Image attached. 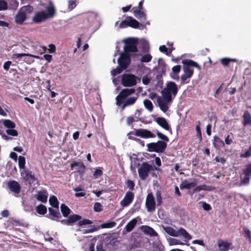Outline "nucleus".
Here are the masks:
<instances>
[{
  "instance_id": "052dcab7",
  "label": "nucleus",
  "mask_w": 251,
  "mask_h": 251,
  "mask_svg": "<svg viewBox=\"0 0 251 251\" xmlns=\"http://www.w3.org/2000/svg\"><path fill=\"white\" fill-rule=\"evenodd\" d=\"M102 171L100 169H96L94 173L93 174V176L95 178H98V177L101 176L102 175Z\"/></svg>"
},
{
  "instance_id": "2eb2a0df",
  "label": "nucleus",
  "mask_w": 251,
  "mask_h": 251,
  "mask_svg": "<svg viewBox=\"0 0 251 251\" xmlns=\"http://www.w3.org/2000/svg\"><path fill=\"white\" fill-rule=\"evenodd\" d=\"M8 188L14 193L15 197H18L21 190V187L19 183L15 180H11L8 182Z\"/></svg>"
},
{
  "instance_id": "f8f14e48",
  "label": "nucleus",
  "mask_w": 251,
  "mask_h": 251,
  "mask_svg": "<svg viewBox=\"0 0 251 251\" xmlns=\"http://www.w3.org/2000/svg\"><path fill=\"white\" fill-rule=\"evenodd\" d=\"M131 62L130 54L120 53V56L118 59V63L119 65L123 68V69L126 70L127 68Z\"/></svg>"
},
{
  "instance_id": "58836bf2",
  "label": "nucleus",
  "mask_w": 251,
  "mask_h": 251,
  "mask_svg": "<svg viewBox=\"0 0 251 251\" xmlns=\"http://www.w3.org/2000/svg\"><path fill=\"white\" fill-rule=\"evenodd\" d=\"M144 104L145 107L150 112L153 110V104L151 100L146 99L144 100Z\"/></svg>"
},
{
  "instance_id": "39448f33",
  "label": "nucleus",
  "mask_w": 251,
  "mask_h": 251,
  "mask_svg": "<svg viewBox=\"0 0 251 251\" xmlns=\"http://www.w3.org/2000/svg\"><path fill=\"white\" fill-rule=\"evenodd\" d=\"M81 219L82 217L81 216L78 214H73L69 216L68 219L61 220L60 222L62 224L72 226L76 222H78L77 223V226H81L84 225H90L92 224V222L89 219H83L81 221L80 220Z\"/></svg>"
},
{
  "instance_id": "f257e3e1",
  "label": "nucleus",
  "mask_w": 251,
  "mask_h": 251,
  "mask_svg": "<svg viewBox=\"0 0 251 251\" xmlns=\"http://www.w3.org/2000/svg\"><path fill=\"white\" fill-rule=\"evenodd\" d=\"M135 90L133 88L130 89H124L116 97V105L118 106H121L122 110H124L126 107L133 105L137 101L138 97H128L134 93Z\"/></svg>"
},
{
  "instance_id": "412c9836",
  "label": "nucleus",
  "mask_w": 251,
  "mask_h": 251,
  "mask_svg": "<svg viewBox=\"0 0 251 251\" xmlns=\"http://www.w3.org/2000/svg\"><path fill=\"white\" fill-rule=\"evenodd\" d=\"M140 228L141 230L147 235H150L151 236L157 235V232L152 227L148 226H142Z\"/></svg>"
},
{
  "instance_id": "cd10ccee",
  "label": "nucleus",
  "mask_w": 251,
  "mask_h": 251,
  "mask_svg": "<svg viewBox=\"0 0 251 251\" xmlns=\"http://www.w3.org/2000/svg\"><path fill=\"white\" fill-rule=\"evenodd\" d=\"M60 210H61V212L63 216L65 218L68 217V218L69 217V215L72 212L71 210L69 208V207L68 206H67L64 203H62L61 204Z\"/></svg>"
},
{
  "instance_id": "ddd939ff",
  "label": "nucleus",
  "mask_w": 251,
  "mask_h": 251,
  "mask_svg": "<svg viewBox=\"0 0 251 251\" xmlns=\"http://www.w3.org/2000/svg\"><path fill=\"white\" fill-rule=\"evenodd\" d=\"M146 207L149 212H153L155 210V201L151 193L148 194L146 201Z\"/></svg>"
},
{
  "instance_id": "20e7f679",
  "label": "nucleus",
  "mask_w": 251,
  "mask_h": 251,
  "mask_svg": "<svg viewBox=\"0 0 251 251\" xmlns=\"http://www.w3.org/2000/svg\"><path fill=\"white\" fill-rule=\"evenodd\" d=\"M178 92V88L176 84L173 81L167 83L166 87L161 92L163 99L167 102H170L172 100V94L175 97Z\"/></svg>"
},
{
  "instance_id": "c85d7f7f",
  "label": "nucleus",
  "mask_w": 251,
  "mask_h": 251,
  "mask_svg": "<svg viewBox=\"0 0 251 251\" xmlns=\"http://www.w3.org/2000/svg\"><path fill=\"white\" fill-rule=\"evenodd\" d=\"M128 20V25L133 28H138L139 26V23L135 19L130 16H127Z\"/></svg>"
},
{
  "instance_id": "09e8293b",
  "label": "nucleus",
  "mask_w": 251,
  "mask_h": 251,
  "mask_svg": "<svg viewBox=\"0 0 251 251\" xmlns=\"http://www.w3.org/2000/svg\"><path fill=\"white\" fill-rule=\"evenodd\" d=\"M93 209L95 212H101L103 210L102 209V205L100 202H96L94 204Z\"/></svg>"
},
{
  "instance_id": "6e6d98bb",
  "label": "nucleus",
  "mask_w": 251,
  "mask_h": 251,
  "mask_svg": "<svg viewBox=\"0 0 251 251\" xmlns=\"http://www.w3.org/2000/svg\"><path fill=\"white\" fill-rule=\"evenodd\" d=\"M181 70L180 65H176L173 67L172 72L174 75H177Z\"/></svg>"
},
{
  "instance_id": "9b49d317",
  "label": "nucleus",
  "mask_w": 251,
  "mask_h": 251,
  "mask_svg": "<svg viewBox=\"0 0 251 251\" xmlns=\"http://www.w3.org/2000/svg\"><path fill=\"white\" fill-rule=\"evenodd\" d=\"M122 84L125 87H132L136 85V77L135 75L124 74L122 76Z\"/></svg>"
},
{
  "instance_id": "603ef678",
  "label": "nucleus",
  "mask_w": 251,
  "mask_h": 251,
  "mask_svg": "<svg viewBox=\"0 0 251 251\" xmlns=\"http://www.w3.org/2000/svg\"><path fill=\"white\" fill-rule=\"evenodd\" d=\"M127 187L130 190H133L134 189L135 184L133 181L131 180H127L126 182Z\"/></svg>"
},
{
  "instance_id": "6e6552de",
  "label": "nucleus",
  "mask_w": 251,
  "mask_h": 251,
  "mask_svg": "<svg viewBox=\"0 0 251 251\" xmlns=\"http://www.w3.org/2000/svg\"><path fill=\"white\" fill-rule=\"evenodd\" d=\"M125 46L124 48V52L123 53L130 54V52H136L138 51L137 45L138 40L136 38H129L126 39L124 41Z\"/></svg>"
},
{
  "instance_id": "5fc2aeb1",
  "label": "nucleus",
  "mask_w": 251,
  "mask_h": 251,
  "mask_svg": "<svg viewBox=\"0 0 251 251\" xmlns=\"http://www.w3.org/2000/svg\"><path fill=\"white\" fill-rule=\"evenodd\" d=\"M243 174L244 175V177L242 179V182L244 184H248L251 176L246 173Z\"/></svg>"
},
{
  "instance_id": "5701e85b",
  "label": "nucleus",
  "mask_w": 251,
  "mask_h": 251,
  "mask_svg": "<svg viewBox=\"0 0 251 251\" xmlns=\"http://www.w3.org/2000/svg\"><path fill=\"white\" fill-rule=\"evenodd\" d=\"M242 125L244 126H251V115L248 110L245 111L243 114Z\"/></svg>"
},
{
  "instance_id": "dca6fc26",
  "label": "nucleus",
  "mask_w": 251,
  "mask_h": 251,
  "mask_svg": "<svg viewBox=\"0 0 251 251\" xmlns=\"http://www.w3.org/2000/svg\"><path fill=\"white\" fill-rule=\"evenodd\" d=\"M134 197V194L130 192L127 191L123 199L120 202V204L123 207H126L129 205L133 201Z\"/></svg>"
},
{
  "instance_id": "c03bdc74",
  "label": "nucleus",
  "mask_w": 251,
  "mask_h": 251,
  "mask_svg": "<svg viewBox=\"0 0 251 251\" xmlns=\"http://www.w3.org/2000/svg\"><path fill=\"white\" fill-rule=\"evenodd\" d=\"M30 56L32 57H33L35 58H39V57L38 56L34 55H30L27 53H16L14 54L13 57L15 59H19L21 58L24 56Z\"/></svg>"
},
{
  "instance_id": "1a4fd4ad",
  "label": "nucleus",
  "mask_w": 251,
  "mask_h": 251,
  "mask_svg": "<svg viewBox=\"0 0 251 251\" xmlns=\"http://www.w3.org/2000/svg\"><path fill=\"white\" fill-rule=\"evenodd\" d=\"M157 168L149 164L148 162L142 163L140 168L138 169V172L139 177L141 180H145L149 176V173L151 171L156 170Z\"/></svg>"
},
{
  "instance_id": "8fccbe9b",
  "label": "nucleus",
  "mask_w": 251,
  "mask_h": 251,
  "mask_svg": "<svg viewBox=\"0 0 251 251\" xmlns=\"http://www.w3.org/2000/svg\"><path fill=\"white\" fill-rule=\"evenodd\" d=\"M6 132L7 134L12 136H17L18 135L17 131L14 128L7 129Z\"/></svg>"
},
{
  "instance_id": "bf43d9fd",
  "label": "nucleus",
  "mask_w": 251,
  "mask_h": 251,
  "mask_svg": "<svg viewBox=\"0 0 251 251\" xmlns=\"http://www.w3.org/2000/svg\"><path fill=\"white\" fill-rule=\"evenodd\" d=\"M196 130L197 132V136L199 138L200 141H201L202 140V136L200 125L196 126Z\"/></svg>"
},
{
  "instance_id": "ea45409f",
  "label": "nucleus",
  "mask_w": 251,
  "mask_h": 251,
  "mask_svg": "<svg viewBox=\"0 0 251 251\" xmlns=\"http://www.w3.org/2000/svg\"><path fill=\"white\" fill-rule=\"evenodd\" d=\"M19 167L20 169H25V158L23 156H19L18 158Z\"/></svg>"
},
{
  "instance_id": "3c124183",
  "label": "nucleus",
  "mask_w": 251,
  "mask_h": 251,
  "mask_svg": "<svg viewBox=\"0 0 251 251\" xmlns=\"http://www.w3.org/2000/svg\"><path fill=\"white\" fill-rule=\"evenodd\" d=\"M251 156V146H250L249 150L246 151L244 153L240 154L241 158H248Z\"/></svg>"
},
{
  "instance_id": "a211bd4d",
  "label": "nucleus",
  "mask_w": 251,
  "mask_h": 251,
  "mask_svg": "<svg viewBox=\"0 0 251 251\" xmlns=\"http://www.w3.org/2000/svg\"><path fill=\"white\" fill-rule=\"evenodd\" d=\"M47 19L46 13L44 11L38 12L33 18V21L35 23H40L45 21Z\"/></svg>"
},
{
  "instance_id": "6ab92c4d",
  "label": "nucleus",
  "mask_w": 251,
  "mask_h": 251,
  "mask_svg": "<svg viewBox=\"0 0 251 251\" xmlns=\"http://www.w3.org/2000/svg\"><path fill=\"white\" fill-rule=\"evenodd\" d=\"M49 215L52 217L50 219L52 220L59 221V219L61 218V215L59 212V208L55 210L51 207H49Z\"/></svg>"
},
{
  "instance_id": "72a5a7b5",
  "label": "nucleus",
  "mask_w": 251,
  "mask_h": 251,
  "mask_svg": "<svg viewBox=\"0 0 251 251\" xmlns=\"http://www.w3.org/2000/svg\"><path fill=\"white\" fill-rule=\"evenodd\" d=\"M47 13H46V15L47 16V19L52 18L55 15V10L54 7L52 6H49L47 8Z\"/></svg>"
},
{
  "instance_id": "0e129e2a",
  "label": "nucleus",
  "mask_w": 251,
  "mask_h": 251,
  "mask_svg": "<svg viewBox=\"0 0 251 251\" xmlns=\"http://www.w3.org/2000/svg\"><path fill=\"white\" fill-rule=\"evenodd\" d=\"M11 64H12V62L11 61H6L4 63V65L3 66V69L6 71H8Z\"/></svg>"
},
{
  "instance_id": "e2e57ef3",
  "label": "nucleus",
  "mask_w": 251,
  "mask_h": 251,
  "mask_svg": "<svg viewBox=\"0 0 251 251\" xmlns=\"http://www.w3.org/2000/svg\"><path fill=\"white\" fill-rule=\"evenodd\" d=\"M151 81V78L147 75H144L142 78V82L144 85H148Z\"/></svg>"
},
{
  "instance_id": "473e14b6",
  "label": "nucleus",
  "mask_w": 251,
  "mask_h": 251,
  "mask_svg": "<svg viewBox=\"0 0 251 251\" xmlns=\"http://www.w3.org/2000/svg\"><path fill=\"white\" fill-rule=\"evenodd\" d=\"M36 212L40 215H45L47 212L46 206L42 204H39L36 209Z\"/></svg>"
},
{
  "instance_id": "c9c22d12",
  "label": "nucleus",
  "mask_w": 251,
  "mask_h": 251,
  "mask_svg": "<svg viewBox=\"0 0 251 251\" xmlns=\"http://www.w3.org/2000/svg\"><path fill=\"white\" fill-rule=\"evenodd\" d=\"M209 186H207L205 184L201 185L197 187H195V188L193 190V192L196 193L198 192H200L201 190L210 191V189H209Z\"/></svg>"
},
{
  "instance_id": "4468645a",
  "label": "nucleus",
  "mask_w": 251,
  "mask_h": 251,
  "mask_svg": "<svg viewBox=\"0 0 251 251\" xmlns=\"http://www.w3.org/2000/svg\"><path fill=\"white\" fill-rule=\"evenodd\" d=\"M129 134H132L137 136L141 137L144 138H154L155 135L152 133L151 131L145 129H138L133 133L130 132Z\"/></svg>"
},
{
  "instance_id": "b1692460",
  "label": "nucleus",
  "mask_w": 251,
  "mask_h": 251,
  "mask_svg": "<svg viewBox=\"0 0 251 251\" xmlns=\"http://www.w3.org/2000/svg\"><path fill=\"white\" fill-rule=\"evenodd\" d=\"M137 223V220L136 219L134 218L130 220L129 222L127 223L126 226L125 227L123 232H124L125 230L126 231V232H129L131 231L135 226H136Z\"/></svg>"
},
{
  "instance_id": "4c0bfd02",
  "label": "nucleus",
  "mask_w": 251,
  "mask_h": 251,
  "mask_svg": "<svg viewBox=\"0 0 251 251\" xmlns=\"http://www.w3.org/2000/svg\"><path fill=\"white\" fill-rule=\"evenodd\" d=\"M100 229V226H91V227L89 228L85 229L82 230V232L84 234L92 233V232H94L95 231H96L99 230Z\"/></svg>"
},
{
  "instance_id": "e433bc0d",
  "label": "nucleus",
  "mask_w": 251,
  "mask_h": 251,
  "mask_svg": "<svg viewBox=\"0 0 251 251\" xmlns=\"http://www.w3.org/2000/svg\"><path fill=\"white\" fill-rule=\"evenodd\" d=\"M3 125L4 126L9 129L14 128L16 126L15 124L10 120H3Z\"/></svg>"
},
{
  "instance_id": "774afa93",
  "label": "nucleus",
  "mask_w": 251,
  "mask_h": 251,
  "mask_svg": "<svg viewBox=\"0 0 251 251\" xmlns=\"http://www.w3.org/2000/svg\"><path fill=\"white\" fill-rule=\"evenodd\" d=\"M193 244H198L199 245L204 247L205 244L202 240H195L192 241Z\"/></svg>"
},
{
  "instance_id": "37998d69",
  "label": "nucleus",
  "mask_w": 251,
  "mask_h": 251,
  "mask_svg": "<svg viewBox=\"0 0 251 251\" xmlns=\"http://www.w3.org/2000/svg\"><path fill=\"white\" fill-rule=\"evenodd\" d=\"M76 166H77L79 168H81L83 169H85V166L83 162H74V163H72L71 165V169L72 170H73L74 168Z\"/></svg>"
},
{
  "instance_id": "f3484780",
  "label": "nucleus",
  "mask_w": 251,
  "mask_h": 251,
  "mask_svg": "<svg viewBox=\"0 0 251 251\" xmlns=\"http://www.w3.org/2000/svg\"><path fill=\"white\" fill-rule=\"evenodd\" d=\"M157 124L164 129L168 131H171L170 126L167 123L165 118L163 117H158L155 119Z\"/></svg>"
},
{
  "instance_id": "aec40b11",
  "label": "nucleus",
  "mask_w": 251,
  "mask_h": 251,
  "mask_svg": "<svg viewBox=\"0 0 251 251\" xmlns=\"http://www.w3.org/2000/svg\"><path fill=\"white\" fill-rule=\"evenodd\" d=\"M48 193L46 190H43L38 192L36 195L37 200L42 202L45 203L47 201Z\"/></svg>"
},
{
  "instance_id": "393cba45",
  "label": "nucleus",
  "mask_w": 251,
  "mask_h": 251,
  "mask_svg": "<svg viewBox=\"0 0 251 251\" xmlns=\"http://www.w3.org/2000/svg\"><path fill=\"white\" fill-rule=\"evenodd\" d=\"M157 102L158 103L160 109L163 112L165 113L168 110L169 107L167 104L168 102H167L166 101H164L163 99L162 100L160 97H158L157 100Z\"/></svg>"
},
{
  "instance_id": "338daca9",
  "label": "nucleus",
  "mask_w": 251,
  "mask_h": 251,
  "mask_svg": "<svg viewBox=\"0 0 251 251\" xmlns=\"http://www.w3.org/2000/svg\"><path fill=\"white\" fill-rule=\"evenodd\" d=\"M159 50L161 52L165 53L166 55H169L168 49L165 45H162V46H160Z\"/></svg>"
},
{
  "instance_id": "f03ea898",
  "label": "nucleus",
  "mask_w": 251,
  "mask_h": 251,
  "mask_svg": "<svg viewBox=\"0 0 251 251\" xmlns=\"http://www.w3.org/2000/svg\"><path fill=\"white\" fill-rule=\"evenodd\" d=\"M156 135L162 141L152 142L147 144V151L149 152L163 153L167 148V143L169 141V138L158 130L156 131Z\"/></svg>"
},
{
  "instance_id": "a878e982",
  "label": "nucleus",
  "mask_w": 251,
  "mask_h": 251,
  "mask_svg": "<svg viewBox=\"0 0 251 251\" xmlns=\"http://www.w3.org/2000/svg\"><path fill=\"white\" fill-rule=\"evenodd\" d=\"M132 10L133 11L134 16L137 19H138L140 20H146V15L141 10H140V9L137 10L136 8L133 7L132 9Z\"/></svg>"
},
{
  "instance_id": "c756f323",
  "label": "nucleus",
  "mask_w": 251,
  "mask_h": 251,
  "mask_svg": "<svg viewBox=\"0 0 251 251\" xmlns=\"http://www.w3.org/2000/svg\"><path fill=\"white\" fill-rule=\"evenodd\" d=\"M49 203L53 207L56 209L59 208V201L55 196H51L50 197L49 199Z\"/></svg>"
},
{
  "instance_id": "13d9d810",
  "label": "nucleus",
  "mask_w": 251,
  "mask_h": 251,
  "mask_svg": "<svg viewBox=\"0 0 251 251\" xmlns=\"http://www.w3.org/2000/svg\"><path fill=\"white\" fill-rule=\"evenodd\" d=\"M243 173L251 176V163L246 165L245 169L243 170Z\"/></svg>"
},
{
  "instance_id": "a19ab883",
  "label": "nucleus",
  "mask_w": 251,
  "mask_h": 251,
  "mask_svg": "<svg viewBox=\"0 0 251 251\" xmlns=\"http://www.w3.org/2000/svg\"><path fill=\"white\" fill-rule=\"evenodd\" d=\"M124 70V69H123V68H121V66L119 65L116 69H114L111 71V74L112 76H114L121 74Z\"/></svg>"
},
{
  "instance_id": "bb28decb",
  "label": "nucleus",
  "mask_w": 251,
  "mask_h": 251,
  "mask_svg": "<svg viewBox=\"0 0 251 251\" xmlns=\"http://www.w3.org/2000/svg\"><path fill=\"white\" fill-rule=\"evenodd\" d=\"M213 144L214 147L217 149H219L221 148H224L225 147V143L224 141L217 136H214V142Z\"/></svg>"
},
{
  "instance_id": "f704fd0d",
  "label": "nucleus",
  "mask_w": 251,
  "mask_h": 251,
  "mask_svg": "<svg viewBox=\"0 0 251 251\" xmlns=\"http://www.w3.org/2000/svg\"><path fill=\"white\" fill-rule=\"evenodd\" d=\"M116 223L114 221L109 222L107 223H103L99 226H100V228H110L114 227L116 226Z\"/></svg>"
},
{
  "instance_id": "79ce46f5",
  "label": "nucleus",
  "mask_w": 251,
  "mask_h": 251,
  "mask_svg": "<svg viewBox=\"0 0 251 251\" xmlns=\"http://www.w3.org/2000/svg\"><path fill=\"white\" fill-rule=\"evenodd\" d=\"M243 231L245 234V237L248 239L249 242L251 243V230L247 228L246 227H244L243 228Z\"/></svg>"
},
{
  "instance_id": "9d476101",
  "label": "nucleus",
  "mask_w": 251,
  "mask_h": 251,
  "mask_svg": "<svg viewBox=\"0 0 251 251\" xmlns=\"http://www.w3.org/2000/svg\"><path fill=\"white\" fill-rule=\"evenodd\" d=\"M21 174L24 180L27 182L30 185L32 184L35 185L38 183L37 178L30 170L24 169L21 172Z\"/></svg>"
},
{
  "instance_id": "7ed1b4c3",
  "label": "nucleus",
  "mask_w": 251,
  "mask_h": 251,
  "mask_svg": "<svg viewBox=\"0 0 251 251\" xmlns=\"http://www.w3.org/2000/svg\"><path fill=\"white\" fill-rule=\"evenodd\" d=\"M182 63L183 64L184 74L181 76V81L182 84H185L189 82V80L187 81V79H190L194 74V70L190 67H196L199 71L201 70V67L197 63L191 59H184Z\"/></svg>"
},
{
  "instance_id": "2f4dec72",
  "label": "nucleus",
  "mask_w": 251,
  "mask_h": 251,
  "mask_svg": "<svg viewBox=\"0 0 251 251\" xmlns=\"http://www.w3.org/2000/svg\"><path fill=\"white\" fill-rule=\"evenodd\" d=\"M218 246L221 251H228L230 248V243L222 241L218 243Z\"/></svg>"
},
{
  "instance_id": "4be33fe9",
  "label": "nucleus",
  "mask_w": 251,
  "mask_h": 251,
  "mask_svg": "<svg viewBox=\"0 0 251 251\" xmlns=\"http://www.w3.org/2000/svg\"><path fill=\"white\" fill-rule=\"evenodd\" d=\"M197 184V183L195 180L190 183H188L186 180H184L180 183L179 187L181 190L185 189H190L192 188H195Z\"/></svg>"
},
{
  "instance_id": "49530a36",
  "label": "nucleus",
  "mask_w": 251,
  "mask_h": 251,
  "mask_svg": "<svg viewBox=\"0 0 251 251\" xmlns=\"http://www.w3.org/2000/svg\"><path fill=\"white\" fill-rule=\"evenodd\" d=\"M7 2L11 6L12 9H16L19 5V2L17 0H8Z\"/></svg>"
},
{
  "instance_id": "423d86ee",
  "label": "nucleus",
  "mask_w": 251,
  "mask_h": 251,
  "mask_svg": "<svg viewBox=\"0 0 251 251\" xmlns=\"http://www.w3.org/2000/svg\"><path fill=\"white\" fill-rule=\"evenodd\" d=\"M164 230L170 236L183 237L185 239V241L192 239V236L183 227H180L178 230H176L172 227L168 226L164 228Z\"/></svg>"
},
{
  "instance_id": "de8ad7c7",
  "label": "nucleus",
  "mask_w": 251,
  "mask_h": 251,
  "mask_svg": "<svg viewBox=\"0 0 251 251\" xmlns=\"http://www.w3.org/2000/svg\"><path fill=\"white\" fill-rule=\"evenodd\" d=\"M152 56L150 54H146L144 55L141 59L142 62H149L151 61Z\"/></svg>"
},
{
  "instance_id": "4d7b16f0",
  "label": "nucleus",
  "mask_w": 251,
  "mask_h": 251,
  "mask_svg": "<svg viewBox=\"0 0 251 251\" xmlns=\"http://www.w3.org/2000/svg\"><path fill=\"white\" fill-rule=\"evenodd\" d=\"M128 20L127 17H126V19L124 21H123L119 25V28H125L127 27H128Z\"/></svg>"
},
{
  "instance_id": "864d4df0",
  "label": "nucleus",
  "mask_w": 251,
  "mask_h": 251,
  "mask_svg": "<svg viewBox=\"0 0 251 251\" xmlns=\"http://www.w3.org/2000/svg\"><path fill=\"white\" fill-rule=\"evenodd\" d=\"M8 3L4 0H0V11L7 9Z\"/></svg>"
},
{
  "instance_id": "7c9ffc66",
  "label": "nucleus",
  "mask_w": 251,
  "mask_h": 251,
  "mask_svg": "<svg viewBox=\"0 0 251 251\" xmlns=\"http://www.w3.org/2000/svg\"><path fill=\"white\" fill-rule=\"evenodd\" d=\"M236 59H231L228 58H223L220 60V62L224 67H228L230 65L231 62H236Z\"/></svg>"
},
{
  "instance_id": "69168bd1",
  "label": "nucleus",
  "mask_w": 251,
  "mask_h": 251,
  "mask_svg": "<svg viewBox=\"0 0 251 251\" xmlns=\"http://www.w3.org/2000/svg\"><path fill=\"white\" fill-rule=\"evenodd\" d=\"M202 206L203 209L205 211H209L212 209L210 205L205 202L202 203Z\"/></svg>"
},
{
  "instance_id": "a18cd8bd",
  "label": "nucleus",
  "mask_w": 251,
  "mask_h": 251,
  "mask_svg": "<svg viewBox=\"0 0 251 251\" xmlns=\"http://www.w3.org/2000/svg\"><path fill=\"white\" fill-rule=\"evenodd\" d=\"M155 196L157 201V205L160 206L162 203V198L160 191L157 190L156 192Z\"/></svg>"
},
{
  "instance_id": "0eeeda50",
  "label": "nucleus",
  "mask_w": 251,
  "mask_h": 251,
  "mask_svg": "<svg viewBox=\"0 0 251 251\" xmlns=\"http://www.w3.org/2000/svg\"><path fill=\"white\" fill-rule=\"evenodd\" d=\"M33 8L30 5L23 6L15 16V22L19 25H22L27 18V15L32 12Z\"/></svg>"
},
{
  "instance_id": "680f3d73",
  "label": "nucleus",
  "mask_w": 251,
  "mask_h": 251,
  "mask_svg": "<svg viewBox=\"0 0 251 251\" xmlns=\"http://www.w3.org/2000/svg\"><path fill=\"white\" fill-rule=\"evenodd\" d=\"M232 142V138L230 137V136L228 134L225 138V144H226V145H230Z\"/></svg>"
}]
</instances>
